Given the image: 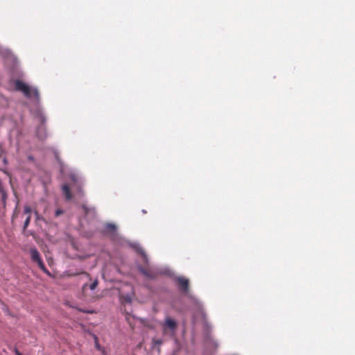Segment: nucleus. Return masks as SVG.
I'll return each mask as SVG.
<instances>
[{
	"instance_id": "obj_1",
	"label": "nucleus",
	"mask_w": 355,
	"mask_h": 355,
	"mask_svg": "<svg viewBox=\"0 0 355 355\" xmlns=\"http://www.w3.org/2000/svg\"><path fill=\"white\" fill-rule=\"evenodd\" d=\"M15 89L17 91H21L28 98H35L38 99L40 97L39 92L35 88H31L28 85L22 82L21 80H17L15 83Z\"/></svg>"
},
{
	"instance_id": "obj_2",
	"label": "nucleus",
	"mask_w": 355,
	"mask_h": 355,
	"mask_svg": "<svg viewBox=\"0 0 355 355\" xmlns=\"http://www.w3.org/2000/svg\"><path fill=\"white\" fill-rule=\"evenodd\" d=\"M177 327L178 323L174 319L170 317H166L164 322L163 323V333L164 334H169L173 336L175 334Z\"/></svg>"
},
{
	"instance_id": "obj_3",
	"label": "nucleus",
	"mask_w": 355,
	"mask_h": 355,
	"mask_svg": "<svg viewBox=\"0 0 355 355\" xmlns=\"http://www.w3.org/2000/svg\"><path fill=\"white\" fill-rule=\"evenodd\" d=\"M30 253L33 261L37 263L40 268L44 272L49 273L48 270L45 267L44 263L41 259L40 254L38 250L36 248H31L30 250Z\"/></svg>"
},
{
	"instance_id": "obj_4",
	"label": "nucleus",
	"mask_w": 355,
	"mask_h": 355,
	"mask_svg": "<svg viewBox=\"0 0 355 355\" xmlns=\"http://www.w3.org/2000/svg\"><path fill=\"white\" fill-rule=\"evenodd\" d=\"M83 210V218L85 220H93L96 216V209L94 207H89L85 204L81 205Z\"/></svg>"
},
{
	"instance_id": "obj_5",
	"label": "nucleus",
	"mask_w": 355,
	"mask_h": 355,
	"mask_svg": "<svg viewBox=\"0 0 355 355\" xmlns=\"http://www.w3.org/2000/svg\"><path fill=\"white\" fill-rule=\"evenodd\" d=\"M177 282L178 284V286L182 292H187L189 287V281L188 279L184 277H178L177 279Z\"/></svg>"
},
{
	"instance_id": "obj_6",
	"label": "nucleus",
	"mask_w": 355,
	"mask_h": 355,
	"mask_svg": "<svg viewBox=\"0 0 355 355\" xmlns=\"http://www.w3.org/2000/svg\"><path fill=\"white\" fill-rule=\"evenodd\" d=\"M62 189L66 199L71 200L72 198V195L69 187L67 184H64Z\"/></svg>"
},
{
	"instance_id": "obj_7",
	"label": "nucleus",
	"mask_w": 355,
	"mask_h": 355,
	"mask_svg": "<svg viewBox=\"0 0 355 355\" xmlns=\"http://www.w3.org/2000/svg\"><path fill=\"white\" fill-rule=\"evenodd\" d=\"M141 271L142 274L148 278L153 279L155 277L154 273L148 270L141 269Z\"/></svg>"
},
{
	"instance_id": "obj_8",
	"label": "nucleus",
	"mask_w": 355,
	"mask_h": 355,
	"mask_svg": "<svg viewBox=\"0 0 355 355\" xmlns=\"http://www.w3.org/2000/svg\"><path fill=\"white\" fill-rule=\"evenodd\" d=\"M105 230L107 232H114L116 230V226L112 223H107L105 226Z\"/></svg>"
},
{
	"instance_id": "obj_9",
	"label": "nucleus",
	"mask_w": 355,
	"mask_h": 355,
	"mask_svg": "<svg viewBox=\"0 0 355 355\" xmlns=\"http://www.w3.org/2000/svg\"><path fill=\"white\" fill-rule=\"evenodd\" d=\"M31 215L27 216V217H26V220H25V221H24V230H25L27 228V227L28 226V225H29V223H30V221H31Z\"/></svg>"
},
{
	"instance_id": "obj_10",
	"label": "nucleus",
	"mask_w": 355,
	"mask_h": 355,
	"mask_svg": "<svg viewBox=\"0 0 355 355\" xmlns=\"http://www.w3.org/2000/svg\"><path fill=\"white\" fill-rule=\"evenodd\" d=\"M0 192L1 193L3 202L5 204L6 199V193L2 187H1V189L0 190Z\"/></svg>"
},
{
	"instance_id": "obj_11",
	"label": "nucleus",
	"mask_w": 355,
	"mask_h": 355,
	"mask_svg": "<svg viewBox=\"0 0 355 355\" xmlns=\"http://www.w3.org/2000/svg\"><path fill=\"white\" fill-rule=\"evenodd\" d=\"M31 208L29 206L24 207V212L25 214H27V216L31 215Z\"/></svg>"
},
{
	"instance_id": "obj_12",
	"label": "nucleus",
	"mask_w": 355,
	"mask_h": 355,
	"mask_svg": "<svg viewBox=\"0 0 355 355\" xmlns=\"http://www.w3.org/2000/svg\"><path fill=\"white\" fill-rule=\"evenodd\" d=\"M98 282L97 279H96L93 283H92L90 285H89V288L91 290H94L97 286H98Z\"/></svg>"
},
{
	"instance_id": "obj_13",
	"label": "nucleus",
	"mask_w": 355,
	"mask_h": 355,
	"mask_svg": "<svg viewBox=\"0 0 355 355\" xmlns=\"http://www.w3.org/2000/svg\"><path fill=\"white\" fill-rule=\"evenodd\" d=\"M94 343H95V347H96V349H98V351L101 350V349L103 348V347H102L100 345V344H99L98 341H96V342H95Z\"/></svg>"
},
{
	"instance_id": "obj_14",
	"label": "nucleus",
	"mask_w": 355,
	"mask_h": 355,
	"mask_svg": "<svg viewBox=\"0 0 355 355\" xmlns=\"http://www.w3.org/2000/svg\"><path fill=\"white\" fill-rule=\"evenodd\" d=\"M62 214H63V211L62 209H57L55 211V216H57V217L60 216Z\"/></svg>"
},
{
	"instance_id": "obj_15",
	"label": "nucleus",
	"mask_w": 355,
	"mask_h": 355,
	"mask_svg": "<svg viewBox=\"0 0 355 355\" xmlns=\"http://www.w3.org/2000/svg\"><path fill=\"white\" fill-rule=\"evenodd\" d=\"M153 343L155 345H160L162 344V341L161 340H154Z\"/></svg>"
},
{
	"instance_id": "obj_16",
	"label": "nucleus",
	"mask_w": 355,
	"mask_h": 355,
	"mask_svg": "<svg viewBox=\"0 0 355 355\" xmlns=\"http://www.w3.org/2000/svg\"><path fill=\"white\" fill-rule=\"evenodd\" d=\"M80 274H83V275H85L87 276H89V274L85 272H76V273H74V274H71L70 275H80Z\"/></svg>"
},
{
	"instance_id": "obj_17",
	"label": "nucleus",
	"mask_w": 355,
	"mask_h": 355,
	"mask_svg": "<svg viewBox=\"0 0 355 355\" xmlns=\"http://www.w3.org/2000/svg\"><path fill=\"white\" fill-rule=\"evenodd\" d=\"M92 336H93V338L94 340V343L96 342V341H98V338L96 335L92 334Z\"/></svg>"
},
{
	"instance_id": "obj_18",
	"label": "nucleus",
	"mask_w": 355,
	"mask_h": 355,
	"mask_svg": "<svg viewBox=\"0 0 355 355\" xmlns=\"http://www.w3.org/2000/svg\"><path fill=\"white\" fill-rule=\"evenodd\" d=\"M101 352L102 353V355H107V352L105 351V349L104 348H103L101 350H100Z\"/></svg>"
},
{
	"instance_id": "obj_19",
	"label": "nucleus",
	"mask_w": 355,
	"mask_h": 355,
	"mask_svg": "<svg viewBox=\"0 0 355 355\" xmlns=\"http://www.w3.org/2000/svg\"><path fill=\"white\" fill-rule=\"evenodd\" d=\"M35 216H36V219L37 220H40V216L38 212L37 211H35Z\"/></svg>"
},
{
	"instance_id": "obj_20",
	"label": "nucleus",
	"mask_w": 355,
	"mask_h": 355,
	"mask_svg": "<svg viewBox=\"0 0 355 355\" xmlns=\"http://www.w3.org/2000/svg\"><path fill=\"white\" fill-rule=\"evenodd\" d=\"M16 355H22L17 349H15Z\"/></svg>"
},
{
	"instance_id": "obj_21",
	"label": "nucleus",
	"mask_w": 355,
	"mask_h": 355,
	"mask_svg": "<svg viewBox=\"0 0 355 355\" xmlns=\"http://www.w3.org/2000/svg\"><path fill=\"white\" fill-rule=\"evenodd\" d=\"M80 311L83 313H92V311H84V310H81V309H80Z\"/></svg>"
},
{
	"instance_id": "obj_22",
	"label": "nucleus",
	"mask_w": 355,
	"mask_h": 355,
	"mask_svg": "<svg viewBox=\"0 0 355 355\" xmlns=\"http://www.w3.org/2000/svg\"><path fill=\"white\" fill-rule=\"evenodd\" d=\"M87 286V284H85L83 286V289H85V287H86Z\"/></svg>"
}]
</instances>
